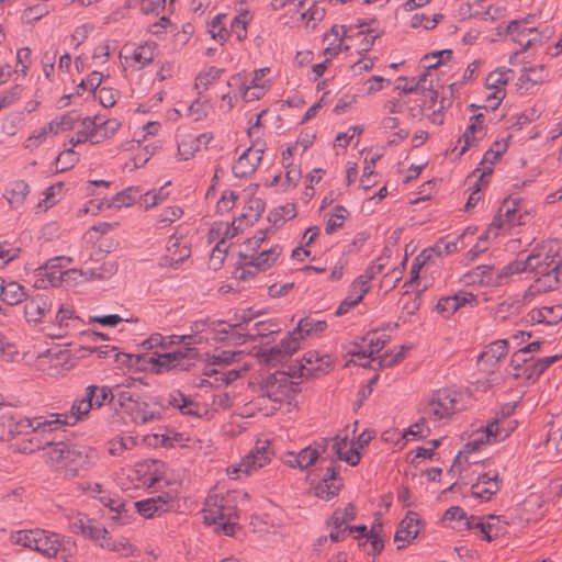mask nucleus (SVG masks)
<instances>
[{
    "instance_id": "680f3d73",
    "label": "nucleus",
    "mask_w": 562,
    "mask_h": 562,
    "mask_svg": "<svg viewBox=\"0 0 562 562\" xmlns=\"http://www.w3.org/2000/svg\"><path fill=\"white\" fill-rule=\"evenodd\" d=\"M37 536H35V529L33 530H20L12 533L11 539L14 543L21 544L25 548L34 550Z\"/></svg>"
},
{
    "instance_id": "f257e3e1",
    "label": "nucleus",
    "mask_w": 562,
    "mask_h": 562,
    "mask_svg": "<svg viewBox=\"0 0 562 562\" xmlns=\"http://www.w3.org/2000/svg\"><path fill=\"white\" fill-rule=\"evenodd\" d=\"M203 517L205 524L215 525L224 535H234L238 519L235 496L209 495L204 503Z\"/></svg>"
},
{
    "instance_id": "c9c22d12",
    "label": "nucleus",
    "mask_w": 562,
    "mask_h": 562,
    "mask_svg": "<svg viewBox=\"0 0 562 562\" xmlns=\"http://www.w3.org/2000/svg\"><path fill=\"white\" fill-rule=\"evenodd\" d=\"M0 297L9 306L16 305L26 300L24 288L18 282H8L1 286Z\"/></svg>"
},
{
    "instance_id": "cd10ccee",
    "label": "nucleus",
    "mask_w": 562,
    "mask_h": 562,
    "mask_svg": "<svg viewBox=\"0 0 562 562\" xmlns=\"http://www.w3.org/2000/svg\"><path fill=\"white\" fill-rule=\"evenodd\" d=\"M418 522V515L414 512H409L400 522L394 536V541L411 543L419 533Z\"/></svg>"
},
{
    "instance_id": "ddd939ff",
    "label": "nucleus",
    "mask_w": 562,
    "mask_h": 562,
    "mask_svg": "<svg viewBox=\"0 0 562 562\" xmlns=\"http://www.w3.org/2000/svg\"><path fill=\"white\" fill-rule=\"evenodd\" d=\"M553 257H551L544 249H533L525 259H520L524 272H532L536 279L531 284H537L551 267Z\"/></svg>"
},
{
    "instance_id": "a18cd8bd",
    "label": "nucleus",
    "mask_w": 562,
    "mask_h": 562,
    "mask_svg": "<svg viewBox=\"0 0 562 562\" xmlns=\"http://www.w3.org/2000/svg\"><path fill=\"white\" fill-rule=\"evenodd\" d=\"M27 193L29 184L23 180L15 181L11 183V188L8 191V201L12 206L16 207L24 202Z\"/></svg>"
},
{
    "instance_id": "e2e57ef3",
    "label": "nucleus",
    "mask_w": 562,
    "mask_h": 562,
    "mask_svg": "<svg viewBox=\"0 0 562 562\" xmlns=\"http://www.w3.org/2000/svg\"><path fill=\"white\" fill-rule=\"evenodd\" d=\"M506 140H496L493 146L484 154L482 164L488 162L493 165L499 159L501 155L507 149Z\"/></svg>"
},
{
    "instance_id": "2eb2a0df",
    "label": "nucleus",
    "mask_w": 562,
    "mask_h": 562,
    "mask_svg": "<svg viewBox=\"0 0 562 562\" xmlns=\"http://www.w3.org/2000/svg\"><path fill=\"white\" fill-rule=\"evenodd\" d=\"M529 18L512 21L507 26L510 38L527 49L540 42L539 32L535 27H528Z\"/></svg>"
},
{
    "instance_id": "f8f14e48",
    "label": "nucleus",
    "mask_w": 562,
    "mask_h": 562,
    "mask_svg": "<svg viewBox=\"0 0 562 562\" xmlns=\"http://www.w3.org/2000/svg\"><path fill=\"white\" fill-rule=\"evenodd\" d=\"M251 321V316L244 314L240 321L234 323L231 328H239L244 330V333H238V336L251 341H256L259 338L267 337L271 334H277L280 331L278 324L273 323L272 321H259L252 325L250 324Z\"/></svg>"
},
{
    "instance_id": "5fc2aeb1",
    "label": "nucleus",
    "mask_w": 562,
    "mask_h": 562,
    "mask_svg": "<svg viewBox=\"0 0 562 562\" xmlns=\"http://www.w3.org/2000/svg\"><path fill=\"white\" fill-rule=\"evenodd\" d=\"M79 160L77 153L68 148L60 153L56 158V171L63 172L72 168Z\"/></svg>"
},
{
    "instance_id": "20e7f679",
    "label": "nucleus",
    "mask_w": 562,
    "mask_h": 562,
    "mask_svg": "<svg viewBox=\"0 0 562 562\" xmlns=\"http://www.w3.org/2000/svg\"><path fill=\"white\" fill-rule=\"evenodd\" d=\"M41 422H43V416H35L34 418L22 417L11 407H0V440L10 441L16 436L30 432L45 434V429L36 427V423Z\"/></svg>"
},
{
    "instance_id": "603ef678",
    "label": "nucleus",
    "mask_w": 562,
    "mask_h": 562,
    "mask_svg": "<svg viewBox=\"0 0 562 562\" xmlns=\"http://www.w3.org/2000/svg\"><path fill=\"white\" fill-rule=\"evenodd\" d=\"M61 191L63 183H56L47 188L44 192V199L41 200L36 205V211L44 212L48 210L50 206H53L57 202L56 196L59 195Z\"/></svg>"
},
{
    "instance_id": "8fccbe9b",
    "label": "nucleus",
    "mask_w": 562,
    "mask_h": 562,
    "mask_svg": "<svg viewBox=\"0 0 562 562\" xmlns=\"http://www.w3.org/2000/svg\"><path fill=\"white\" fill-rule=\"evenodd\" d=\"M548 78V72L543 65L524 68V72L519 77V81L531 82L532 85L542 83Z\"/></svg>"
},
{
    "instance_id": "09e8293b",
    "label": "nucleus",
    "mask_w": 562,
    "mask_h": 562,
    "mask_svg": "<svg viewBox=\"0 0 562 562\" xmlns=\"http://www.w3.org/2000/svg\"><path fill=\"white\" fill-rule=\"evenodd\" d=\"M114 400H116L120 407L128 414L134 413V408L137 407L139 402V397L135 396L128 390H117L114 394Z\"/></svg>"
},
{
    "instance_id": "9d476101",
    "label": "nucleus",
    "mask_w": 562,
    "mask_h": 562,
    "mask_svg": "<svg viewBox=\"0 0 562 562\" xmlns=\"http://www.w3.org/2000/svg\"><path fill=\"white\" fill-rule=\"evenodd\" d=\"M77 116L69 112L61 115L59 119L53 120L46 125L42 126L38 131L34 132L24 143V147L29 150H34L42 145L48 135H57L61 132L74 130L77 123Z\"/></svg>"
},
{
    "instance_id": "b1692460",
    "label": "nucleus",
    "mask_w": 562,
    "mask_h": 562,
    "mask_svg": "<svg viewBox=\"0 0 562 562\" xmlns=\"http://www.w3.org/2000/svg\"><path fill=\"white\" fill-rule=\"evenodd\" d=\"M36 542L34 550L48 558H57L60 536L43 529H35Z\"/></svg>"
},
{
    "instance_id": "6e6552de",
    "label": "nucleus",
    "mask_w": 562,
    "mask_h": 562,
    "mask_svg": "<svg viewBox=\"0 0 562 562\" xmlns=\"http://www.w3.org/2000/svg\"><path fill=\"white\" fill-rule=\"evenodd\" d=\"M457 393L442 389L436 391L425 408V418L438 422L448 419L456 413Z\"/></svg>"
},
{
    "instance_id": "a878e982",
    "label": "nucleus",
    "mask_w": 562,
    "mask_h": 562,
    "mask_svg": "<svg viewBox=\"0 0 562 562\" xmlns=\"http://www.w3.org/2000/svg\"><path fill=\"white\" fill-rule=\"evenodd\" d=\"M464 284H487V285H501V280H495L494 267L490 265H482L475 267L472 271H469L462 277Z\"/></svg>"
},
{
    "instance_id": "0eeeda50",
    "label": "nucleus",
    "mask_w": 562,
    "mask_h": 562,
    "mask_svg": "<svg viewBox=\"0 0 562 562\" xmlns=\"http://www.w3.org/2000/svg\"><path fill=\"white\" fill-rule=\"evenodd\" d=\"M273 451L268 439L257 440L255 447L241 459L238 465L228 468L232 479H239L240 474L251 475L270 463Z\"/></svg>"
},
{
    "instance_id": "412c9836",
    "label": "nucleus",
    "mask_w": 562,
    "mask_h": 562,
    "mask_svg": "<svg viewBox=\"0 0 562 562\" xmlns=\"http://www.w3.org/2000/svg\"><path fill=\"white\" fill-rule=\"evenodd\" d=\"M288 380L282 376L278 380L274 375H269L265 379L261 386V393L257 397L258 401L268 398L274 404H281L286 396Z\"/></svg>"
},
{
    "instance_id": "393cba45",
    "label": "nucleus",
    "mask_w": 562,
    "mask_h": 562,
    "mask_svg": "<svg viewBox=\"0 0 562 562\" xmlns=\"http://www.w3.org/2000/svg\"><path fill=\"white\" fill-rule=\"evenodd\" d=\"M44 359L48 363L49 375L61 374L63 372L69 371L74 366L68 349H59L57 351L49 350Z\"/></svg>"
},
{
    "instance_id": "dca6fc26",
    "label": "nucleus",
    "mask_w": 562,
    "mask_h": 562,
    "mask_svg": "<svg viewBox=\"0 0 562 562\" xmlns=\"http://www.w3.org/2000/svg\"><path fill=\"white\" fill-rule=\"evenodd\" d=\"M514 71L509 68H499L488 74L485 80V87L490 90H494L492 94L486 98V101L495 100L494 104H491V109L495 110L505 98V91L503 89L510 79V75Z\"/></svg>"
},
{
    "instance_id": "c85d7f7f",
    "label": "nucleus",
    "mask_w": 562,
    "mask_h": 562,
    "mask_svg": "<svg viewBox=\"0 0 562 562\" xmlns=\"http://www.w3.org/2000/svg\"><path fill=\"white\" fill-rule=\"evenodd\" d=\"M79 321L77 316H74L72 311L60 306L55 321L48 326V335L52 337L60 338L68 334L72 323Z\"/></svg>"
},
{
    "instance_id": "7ed1b4c3",
    "label": "nucleus",
    "mask_w": 562,
    "mask_h": 562,
    "mask_svg": "<svg viewBox=\"0 0 562 562\" xmlns=\"http://www.w3.org/2000/svg\"><path fill=\"white\" fill-rule=\"evenodd\" d=\"M45 446L46 463L56 470H64L67 476H76L86 462V454L75 446L52 440H45Z\"/></svg>"
},
{
    "instance_id": "49530a36",
    "label": "nucleus",
    "mask_w": 562,
    "mask_h": 562,
    "mask_svg": "<svg viewBox=\"0 0 562 562\" xmlns=\"http://www.w3.org/2000/svg\"><path fill=\"white\" fill-rule=\"evenodd\" d=\"M532 356L526 355L525 351L518 349L512 355L509 367L513 369V376L519 379L522 376L524 368L530 363Z\"/></svg>"
},
{
    "instance_id": "bb28decb",
    "label": "nucleus",
    "mask_w": 562,
    "mask_h": 562,
    "mask_svg": "<svg viewBox=\"0 0 562 562\" xmlns=\"http://www.w3.org/2000/svg\"><path fill=\"white\" fill-rule=\"evenodd\" d=\"M77 123L76 127L74 130H77L76 136L71 137L69 139V143L72 147L85 143L89 140L91 144L95 143V135H97V125H95V119H92L91 116H86L83 119H80L77 116Z\"/></svg>"
},
{
    "instance_id": "423d86ee",
    "label": "nucleus",
    "mask_w": 562,
    "mask_h": 562,
    "mask_svg": "<svg viewBox=\"0 0 562 562\" xmlns=\"http://www.w3.org/2000/svg\"><path fill=\"white\" fill-rule=\"evenodd\" d=\"M199 358V350L194 347L180 348L172 352L155 353L149 362L157 367V373L168 371H189Z\"/></svg>"
},
{
    "instance_id": "bf43d9fd",
    "label": "nucleus",
    "mask_w": 562,
    "mask_h": 562,
    "mask_svg": "<svg viewBox=\"0 0 562 562\" xmlns=\"http://www.w3.org/2000/svg\"><path fill=\"white\" fill-rule=\"evenodd\" d=\"M340 486L334 482H328V479H323L315 487V493L323 499H330L338 494Z\"/></svg>"
},
{
    "instance_id": "69168bd1",
    "label": "nucleus",
    "mask_w": 562,
    "mask_h": 562,
    "mask_svg": "<svg viewBox=\"0 0 562 562\" xmlns=\"http://www.w3.org/2000/svg\"><path fill=\"white\" fill-rule=\"evenodd\" d=\"M18 68L15 71L20 72L23 77L26 76L27 69L32 64L31 49L29 47H22L16 53Z\"/></svg>"
},
{
    "instance_id": "f3484780",
    "label": "nucleus",
    "mask_w": 562,
    "mask_h": 562,
    "mask_svg": "<svg viewBox=\"0 0 562 562\" xmlns=\"http://www.w3.org/2000/svg\"><path fill=\"white\" fill-rule=\"evenodd\" d=\"M263 150L261 148L249 147L246 149L233 165L232 171L236 178L250 177L259 166L262 159Z\"/></svg>"
},
{
    "instance_id": "7c9ffc66",
    "label": "nucleus",
    "mask_w": 562,
    "mask_h": 562,
    "mask_svg": "<svg viewBox=\"0 0 562 562\" xmlns=\"http://www.w3.org/2000/svg\"><path fill=\"white\" fill-rule=\"evenodd\" d=\"M346 33L347 30L344 25H333L330 31L325 34L324 41L328 42V46L324 49V55L328 56L329 59L342 49H349V46H342Z\"/></svg>"
},
{
    "instance_id": "4d7b16f0",
    "label": "nucleus",
    "mask_w": 562,
    "mask_h": 562,
    "mask_svg": "<svg viewBox=\"0 0 562 562\" xmlns=\"http://www.w3.org/2000/svg\"><path fill=\"white\" fill-rule=\"evenodd\" d=\"M18 357V347L14 344L10 342L0 331V359L5 362H12L15 361Z\"/></svg>"
},
{
    "instance_id": "ea45409f",
    "label": "nucleus",
    "mask_w": 562,
    "mask_h": 562,
    "mask_svg": "<svg viewBox=\"0 0 562 562\" xmlns=\"http://www.w3.org/2000/svg\"><path fill=\"white\" fill-rule=\"evenodd\" d=\"M136 440L132 436H117L108 442V451L113 457H122L124 452L132 450Z\"/></svg>"
},
{
    "instance_id": "de8ad7c7",
    "label": "nucleus",
    "mask_w": 562,
    "mask_h": 562,
    "mask_svg": "<svg viewBox=\"0 0 562 562\" xmlns=\"http://www.w3.org/2000/svg\"><path fill=\"white\" fill-rule=\"evenodd\" d=\"M139 196L140 192L138 189L127 188L113 196L111 205L115 207L131 206Z\"/></svg>"
},
{
    "instance_id": "3c124183",
    "label": "nucleus",
    "mask_w": 562,
    "mask_h": 562,
    "mask_svg": "<svg viewBox=\"0 0 562 562\" xmlns=\"http://www.w3.org/2000/svg\"><path fill=\"white\" fill-rule=\"evenodd\" d=\"M224 69L216 67H210L207 70L200 72L195 79V88L199 89L200 87H203V89L206 90L221 78Z\"/></svg>"
},
{
    "instance_id": "79ce46f5",
    "label": "nucleus",
    "mask_w": 562,
    "mask_h": 562,
    "mask_svg": "<svg viewBox=\"0 0 562 562\" xmlns=\"http://www.w3.org/2000/svg\"><path fill=\"white\" fill-rule=\"evenodd\" d=\"M327 328V324L325 321L314 319V318H302L296 328L293 331H296V336L299 339H303L304 335H310L312 333H322Z\"/></svg>"
},
{
    "instance_id": "052dcab7",
    "label": "nucleus",
    "mask_w": 562,
    "mask_h": 562,
    "mask_svg": "<svg viewBox=\"0 0 562 562\" xmlns=\"http://www.w3.org/2000/svg\"><path fill=\"white\" fill-rule=\"evenodd\" d=\"M482 133L477 130L474 124H469L462 136L459 138V143L463 142L464 145L461 147L459 155H462L471 146H476L479 137L476 134Z\"/></svg>"
},
{
    "instance_id": "a19ab883",
    "label": "nucleus",
    "mask_w": 562,
    "mask_h": 562,
    "mask_svg": "<svg viewBox=\"0 0 562 562\" xmlns=\"http://www.w3.org/2000/svg\"><path fill=\"white\" fill-rule=\"evenodd\" d=\"M326 442L327 440L324 441V445L307 446L297 452L300 470H305L316 462L321 453L325 451Z\"/></svg>"
},
{
    "instance_id": "0e129e2a",
    "label": "nucleus",
    "mask_w": 562,
    "mask_h": 562,
    "mask_svg": "<svg viewBox=\"0 0 562 562\" xmlns=\"http://www.w3.org/2000/svg\"><path fill=\"white\" fill-rule=\"evenodd\" d=\"M521 272H524L522 263L520 262V259H516L497 271L495 274V280H501L503 283L504 280L508 279L513 274Z\"/></svg>"
},
{
    "instance_id": "58836bf2",
    "label": "nucleus",
    "mask_w": 562,
    "mask_h": 562,
    "mask_svg": "<svg viewBox=\"0 0 562 562\" xmlns=\"http://www.w3.org/2000/svg\"><path fill=\"white\" fill-rule=\"evenodd\" d=\"M97 125L95 143L99 144L104 139L113 136L121 127V122L116 119H109L105 121L94 116Z\"/></svg>"
},
{
    "instance_id": "c756f323",
    "label": "nucleus",
    "mask_w": 562,
    "mask_h": 562,
    "mask_svg": "<svg viewBox=\"0 0 562 562\" xmlns=\"http://www.w3.org/2000/svg\"><path fill=\"white\" fill-rule=\"evenodd\" d=\"M282 248L279 245H274L269 249L262 250L258 256L252 257L249 262L245 265L243 277L246 272H250L249 268H256L260 271L269 269L280 257Z\"/></svg>"
},
{
    "instance_id": "9b49d317",
    "label": "nucleus",
    "mask_w": 562,
    "mask_h": 562,
    "mask_svg": "<svg viewBox=\"0 0 562 562\" xmlns=\"http://www.w3.org/2000/svg\"><path fill=\"white\" fill-rule=\"evenodd\" d=\"M300 348V339L296 336V331H291L289 336L281 340L278 346L270 348L260 353L262 362L270 367H277L283 363L290 357L296 352Z\"/></svg>"
},
{
    "instance_id": "39448f33",
    "label": "nucleus",
    "mask_w": 562,
    "mask_h": 562,
    "mask_svg": "<svg viewBox=\"0 0 562 562\" xmlns=\"http://www.w3.org/2000/svg\"><path fill=\"white\" fill-rule=\"evenodd\" d=\"M92 408L91 398L86 395L81 400H76L68 413L43 416V422L36 423V427H42L46 432H53L67 426H75L78 422L86 418Z\"/></svg>"
},
{
    "instance_id": "f704fd0d",
    "label": "nucleus",
    "mask_w": 562,
    "mask_h": 562,
    "mask_svg": "<svg viewBox=\"0 0 562 562\" xmlns=\"http://www.w3.org/2000/svg\"><path fill=\"white\" fill-rule=\"evenodd\" d=\"M530 319L541 324H557L562 319V305L543 306L529 313Z\"/></svg>"
},
{
    "instance_id": "aec40b11",
    "label": "nucleus",
    "mask_w": 562,
    "mask_h": 562,
    "mask_svg": "<svg viewBox=\"0 0 562 562\" xmlns=\"http://www.w3.org/2000/svg\"><path fill=\"white\" fill-rule=\"evenodd\" d=\"M179 247V238L175 235L170 237L167 246V255L161 256L158 260V266L161 268L178 269L191 256V246L184 244L180 249V256H177V248Z\"/></svg>"
},
{
    "instance_id": "473e14b6",
    "label": "nucleus",
    "mask_w": 562,
    "mask_h": 562,
    "mask_svg": "<svg viewBox=\"0 0 562 562\" xmlns=\"http://www.w3.org/2000/svg\"><path fill=\"white\" fill-rule=\"evenodd\" d=\"M165 464L158 460H148L139 465V473H143L144 484L151 487L164 479Z\"/></svg>"
},
{
    "instance_id": "6e6d98bb",
    "label": "nucleus",
    "mask_w": 562,
    "mask_h": 562,
    "mask_svg": "<svg viewBox=\"0 0 562 562\" xmlns=\"http://www.w3.org/2000/svg\"><path fill=\"white\" fill-rule=\"evenodd\" d=\"M132 419L138 424H146L148 422L155 420L159 417L158 413L148 409V404L146 402H138L137 407L134 408V413L131 414Z\"/></svg>"
},
{
    "instance_id": "4be33fe9",
    "label": "nucleus",
    "mask_w": 562,
    "mask_h": 562,
    "mask_svg": "<svg viewBox=\"0 0 562 562\" xmlns=\"http://www.w3.org/2000/svg\"><path fill=\"white\" fill-rule=\"evenodd\" d=\"M52 307L53 303L48 296L37 294L24 305V316L29 323L37 324L52 311Z\"/></svg>"
},
{
    "instance_id": "6ab92c4d",
    "label": "nucleus",
    "mask_w": 562,
    "mask_h": 562,
    "mask_svg": "<svg viewBox=\"0 0 562 562\" xmlns=\"http://www.w3.org/2000/svg\"><path fill=\"white\" fill-rule=\"evenodd\" d=\"M166 403L168 406L178 408L186 416L202 417L203 414H206L204 405L191 400L180 391L171 392L166 398Z\"/></svg>"
},
{
    "instance_id": "37998d69",
    "label": "nucleus",
    "mask_w": 562,
    "mask_h": 562,
    "mask_svg": "<svg viewBox=\"0 0 562 562\" xmlns=\"http://www.w3.org/2000/svg\"><path fill=\"white\" fill-rule=\"evenodd\" d=\"M356 507L349 503L346 505L345 508H337L329 520V524L336 528L339 529L342 526H345L348 521H351L356 518Z\"/></svg>"
},
{
    "instance_id": "e433bc0d",
    "label": "nucleus",
    "mask_w": 562,
    "mask_h": 562,
    "mask_svg": "<svg viewBox=\"0 0 562 562\" xmlns=\"http://www.w3.org/2000/svg\"><path fill=\"white\" fill-rule=\"evenodd\" d=\"M157 44L155 42H145L134 49L131 59L138 64V68H143L154 60Z\"/></svg>"
},
{
    "instance_id": "72a5a7b5",
    "label": "nucleus",
    "mask_w": 562,
    "mask_h": 562,
    "mask_svg": "<svg viewBox=\"0 0 562 562\" xmlns=\"http://www.w3.org/2000/svg\"><path fill=\"white\" fill-rule=\"evenodd\" d=\"M560 358L561 356L555 355L539 358L535 361L532 359L530 363L524 368L521 378H525L526 380L536 381L551 364H553Z\"/></svg>"
},
{
    "instance_id": "5701e85b",
    "label": "nucleus",
    "mask_w": 562,
    "mask_h": 562,
    "mask_svg": "<svg viewBox=\"0 0 562 562\" xmlns=\"http://www.w3.org/2000/svg\"><path fill=\"white\" fill-rule=\"evenodd\" d=\"M548 271L550 272L544 274L541 281H539L537 284L529 285L528 292L530 294L552 291L558 286L560 282H562V260L555 261L553 259Z\"/></svg>"
},
{
    "instance_id": "1a4fd4ad",
    "label": "nucleus",
    "mask_w": 562,
    "mask_h": 562,
    "mask_svg": "<svg viewBox=\"0 0 562 562\" xmlns=\"http://www.w3.org/2000/svg\"><path fill=\"white\" fill-rule=\"evenodd\" d=\"M528 214H521L517 209V202L512 199L504 200L499 207L498 214L493 218L487 228V234L498 235L499 231H509L516 225H524Z\"/></svg>"
},
{
    "instance_id": "c03bdc74",
    "label": "nucleus",
    "mask_w": 562,
    "mask_h": 562,
    "mask_svg": "<svg viewBox=\"0 0 562 562\" xmlns=\"http://www.w3.org/2000/svg\"><path fill=\"white\" fill-rule=\"evenodd\" d=\"M362 340L370 349V353H378L385 347L390 340V336L379 330H372L369 331Z\"/></svg>"
},
{
    "instance_id": "f03ea898",
    "label": "nucleus",
    "mask_w": 562,
    "mask_h": 562,
    "mask_svg": "<svg viewBox=\"0 0 562 562\" xmlns=\"http://www.w3.org/2000/svg\"><path fill=\"white\" fill-rule=\"evenodd\" d=\"M64 516L68 521L71 532L81 535L85 539L94 542L102 549L111 552L115 551L117 539H113L104 527L89 518L86 514L69 509L65 512Z\"/></svg>"
},
{
    "instance_id": "4c0bfd02",
    "label": "nucleus",
    "mask_w": 562,
    "mask_h": 562,
    "mask_svg": "<svg viewBox=\"0 0 562 562\" xmlns=\"http://www.w3.org/2000/svg\"><path fill=\"white\" fill-rule=\"evenodd\" d=\"M86 395L91 398L93 408L101 407L105 402L114 400V394L108 386L89 385L86 389Z\"/></svg>"
},
{
    "instance_id": "a211bd4d",
    "label": "nucleus",
    "mask_w": 562,
    "mask_h": 562,
    "mask_svg": "<svg viewBox=\"0 0 562 562\" xmlns=\"http://www.w3.org/2000/svg\"><path fill=\"white\" fill-rule=\"evenodd\" d=\"M501 488V480L497 472L480 474L477 481L471 485V496L482 501H488Z\"/></svg>"
},
{
    "instance_id": "338daca9",
    "label": "nucleus",
    "mask_w": 562,
    "mask_h": 562,
    "mask_svg": "<svg viewBox=\"0 0 562 562\" xmlns=\"http://www.w3.org/2000/svg\"><path fill=\"white\" fill-rule=\"evenodd\" d=\"M191 139L193 136H187L178 144V153L184 160L190 159L195 151L200 150L199 145L192 143Z\"/></svg>"
},
{
    "instance_id": "774afa93",
    "label": "nucleus",
    "mask_w": 562,
    "mask_h": 562,
    "mask_svg": "<svg viewBox=\"0 0 562 562\" xmlns=\"http://www.w3.org/2000/svg\"><path fill=\"white\" fill-rule=\"evenodd\" d=\"M247 15L240 14L235 16L231 23V32L236 36L238 41H243L247 36Z\"/></svg>"
},
{
    "instance_id": "2f4dec72",
    "label": "nucleus",
    "mask_w": 562,
    "mask_h": 562,
    "mask_svg": "<svg viewBox=\"0 0 562 562\" xmlns=\"http://www.w3.org/2000/svg\"><path fill=\"white\" fill-rule=\"evenodd\" d=\"M508 352V341L506 339H498L491 342L486 349L479 356L481 364L493 367Z\"/></svg>"
},
{
    "instance_id": "4468645a",
    "label": "nucleus",
    "mask_w": 562,
    "mask_h": 562,
    "mask_svg": "<svg viewBox=\"0 0 562 562\" xmlns=\"http://www.w3.org/2000/svg\"><path fill=\"white\" fill-rule=\"evenodd\" d=\"M512 429L513 428L505 429L503 426H501L497 419L488 423L484 434H481L477 438L464 445L463 452L470 453L480 450L486 443L502 441L508 437Z\"/></svg>"
},
{
    "instance_id": "864d4df0",
    "label": "nucleus",
    "mask_w": 562,
    "mask_h": 562,
    "mask_svg": "<svg viewBox=\"0 0 562 562\" xmlns=\"http://www.w3.org/2000/svg\"><path fill=\"white\" fill-rule=\"evenodd\" d=\"M211 108L210 99L199 97L189 106V115L194 121H200L206 117Z\"/></svg>"
},
{
    "instance_id": "13d9d810",
    "label": "nucleus",
    "mask_w": 562,
    "mask_h": 562,
    "mask_svg": "<svg viewBox=\"0 0 562 562\" xmlns=\"http://www.w3.org/2000/svg\"><path fill=\"white\" fill-rule=\"evenodd\" d=\"M335 213L329 217V220L326 223L325 232L327 234H333L338 228H340L344 224V220L346 218V215L348 214V211L346 207L341 205H337L335 207Z\"/></svg>"
}]
</instances>
